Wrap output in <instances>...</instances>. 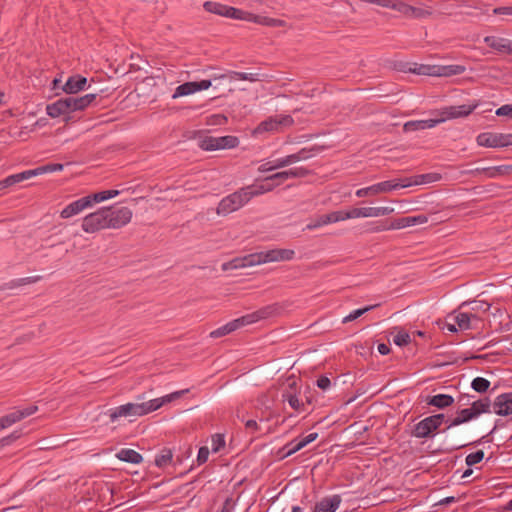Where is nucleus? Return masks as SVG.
<instances>
[{"label": "nucleus", "instance_id": "1", "mask_svg": "<svg viewBox=\"0 0 512 512\" xmlns=\"http://www.w3.org/2000/svg\"><path fill=\"white\" fill-rule=\"evenodd\" d=\"M188 392V389L176 391L165 395L160 398L144 401V395L138 396L137 399L141 400L140 403H126L119 407L109 410V417L111 422L117 421L120 417L130 416H144L153 411L158 410L163 405L179 399L183 394Z\"/></svg>", "mask_w": 512, "mask_h": 512}, {"label": "nucleus", "instance_id": "2", "mask_svg": "<svg viewBox=\"0 0 512 512\" xmlns=\"http://www.w3.org/2000/svg\"><path fill=\"white\" fill-rule=\"evenodd\" d=\"M294 255L295 252L291 249H272L261 253L250 254L243 259L232 260L229 263H226V270L268 262L289 261L294 258Z\"/></svg>", "mask_w": 512, "mask_h": 512}, {"label": "nucleus", "instance_id": "3", "mask_svg": "<svg viewBox=\"0 0 512 512\" xmlns=\"http://www.w3.org/2000/svg\"><path fill=\"white\" fill-rule=\"evenodd\" d=\"M445 418L444 414H435L428 416L418 422L413 431L412 435L416 438H431L435 435V432L441 426Z\"/></svg>", "mask_w": 512, "mask_h": 512}, {"label": "nucleus", "instance_id": "4", "mask_svg": "<svg viewBox=\"0 0 512 512\" xmlns=\"http://www.w3.org/2000/svg\"><path fill=\"white\" fill-rule=\"evenodd\" d=\"M294 123L290 115H276L271 116L262 121L254 130L255 134H262L264 132H280L283 127L292 126Z\"/></svg>", "mask_w": 512, "mask_h": 512}, {"label": "nucleus", "instance_id": "5", "mask_svg": "<svg viewBox=\"0 0 512 512\" xmlns=\"http://www.w3.org/2000/svg\"><path fill=\"white\" fill-rule=\"evenodd\" d=\"M108 228L119 229L131 221L132 211L128 207H106Z\"/></svg>", "mask_w": 512, "mask_h": 512}, {"label": "nucleus", "instance_id": "6", "mask_svg": "<svg viewBox=\"0 0 512 512\" xmlns=\"http://www.w3.org/2000/svg\"><path fill=\"white\" fill-rule=\"evenodd\" d=\"M105 228H108L107 212L105 208H101L87 215L82 221V229L87 233H95Z\"/></svg>", "mask_w": 512, "mask_h": 512}, {"label": "nucleus", "instance_id": "7", "mask_svg": "<svg viewBox=\"0 0 512 512\" xmlns=\"http://www.w3.org/2000/svg\"><path fill=\"white\" fill-rule=\"evenodd\" d=\"M477 107H478V103L444 107L438 111V115L440 116V118L438 119L439 123H442V122H444L446 120H450V119L467 117Z\"/></svg>", "mask_w": 512, "mask_h": 512}, {"label": "nucleus", "instance_id": "8", "mask_svg": "<svg viewBox=\"0 0 512 512\" xmlns=\"http://www.w3.org/2000/svg\"><path fill=\"white\" fill-rule=\"evenodd\" d=\"M401 187V181L399 179L387 180L371 185L369 187L358 189L355 195L359 198L367 197L370 195H377L380 193H388L397 188Z\"/></svg>", "mask_w": 512, "mask_h": 512}, {"label": "nucleus", "instance_id": "9", "mask_svg": "<svg viewBox=\"0 0 512 512\" xmlns=\"http://www.w3.org/2000/svg\"><path fill=\"white\" fill-rule=\"evenodd\" d=\"M510 134L483 132L477 138V144L482 147L500 148L509 146Z\"/></svg>", "mask_w": 512, "mask_h": 512}, {"label": "nucleus", "instance_id": "10", "mask_svg": "<svg viewBox=\"0 0 512 512\" xmlns=\"http://www.w3.org/2000/svg\"><path fill=\"white\" fill-rule=\"evenodd\" d=\"M247 186L226 197V212H234L247 204L252 198Z\"/></svg>", "mask_w": 512, "mask_h": 512}, {"label": "nucleus", "instance_id": "11", "mask_svg": "<svg viewBox=\"0 0 512 512\" xmlns=\"http://www.w3.org/2000/svg\"><path fill=\"white\" fill-rule=\"evenodd\" d=\"M428 222V218L425 215H416V216H407L393 220L389 226L385 227H377L375 231H384V230H397L403 229L406 227L414 226V225H422Z\"/></svg>", "mask_w": 512, "mask_h": 512}, {"label": "nucleus", "instance_id": "12", "mask_svg": "<svg viewBox=\"0 0 512 512\" xmlns=\"http://www.w3.org/2000/svg\"><path fill=\"white\" fill-rule=\"evenodd\" d=\"M38 411V406L31 405L23 409L13 411L7 415L0 417V430L6 429L22 419L31 416Z\"/></svg>", "mask_w": 512, "mask_h": 512}, {"label": "nucleus", "instance_id": "13", "mask_svg": "<svg viewBox=\"0 0 512 512\" xmlns=\"http://www.w3.org/2000/svg\"><path fill=\"white\" fill-rule=\"evenodd\" d=\"M211 86V80H201L199 82L193 81V82H186L181 85H179L174 94L173 98L187 96L190 94H193L197 91L207 89Z\"/></svg>", "mask_w": 512, "mask_h": 512}, {"label": "nucleus", "instance_id": "14", "mask_svg": "<svg viewBox=\"0 0 512 512\" xmlns=\"http://www.w3.org/2000/svg\"><path fill=\"white\" fill-rule=\"evenodd\" d=\"M442 179L441 174L439 173H426L415 175L408 178H400L401 188L410 187L412 185H422L437 182Z\"/></svg>", "mask_w": 512, "mask_h": 512}, {"label": "nucleus", "instance_id": "15", "mask_svg": "<svg viewBox=\"0 0 512 512\" xmlns=\"http://www.w3.org/2000/svg\"><path fill=\"white\" fill-rule=\"evenodd\" d=\"M484 42L498 53L512 55V40L510 39L497 36H486L484 38Z\"/></svg>", "mask_w": 512, "mask_h": 512}, {"label": "nucleus", "instance_id": "16", "mask_svg": "<svg viewBox=\"0 0 512 512\" xmlns=\"http://www.w3.org/2000/svg\"><path fill=\"white\" fill-rule=\"evenodd\" d=\"M494 413L500 416L512 414V393H503L493 403Z\"/></svg>", "mask_w": 512, "mask_h": 512}, {"label": "nucleus", "instance_id": "17", "mask_svg": "<svg viewBox=\"0 0 512 512\" xmlns=\"http://www.w3.org/2000/svg\"><path fill=\"white\" fill-rule=\"evenodd\" d=\"M341 501L340 495L324 497L315 504L313 512H335L339 508Z\"/></svg>", "mask_w": 512, "mask_h": 512}, {"label": "nucleus", "instance_id": "18", "mask_svg": "<svg viewBox=\"0 0 512 512\" xmlns=\"http://www.w3.org/2000/svg\"><path fill=\"white\" fill-rule=\"evenodd\" d=\"M88 207H90V200L85 196L67 205L61 211L60 216L64 219L70 218Z\"/></svg>", "mask_w": 512, "mask_h": 512}, {"label": "nucleus", "instance_id": "19", "mask_svg": "<svg viewBox=\"0 0 512 512\" xmlns=\"http://www.w3.org/2000/svg\"><path fill=\"white\" fill-rule=\"evenodd\" d=\"M87 84V79L81 75H74L68 78L65 85L63 86V90L68 95H74L79 91L85 89Z\"/></svg>", "mask_w": 512, "mask_h": 512}, {"label": "nucleus", "instance_id": "20", "mask_svg": "<svg viewBox=\"0 0 512 512\" xmlns=\"http://www.w3.org/2000/svg\"><path fill=\"white\" fill-rule=\"evenodd\" d=\"M69 104L66 103L65 97L56 100L55 102L48 104L46 106L47 114L52 118H57L59 116H66L65 121L67 122L70 117L67 115V106Z\"/></svg>", "mask_w": 512, "mask_h": 512}, {"label": "nucleus", "instance_id": "21", "mask_svg": "<svg viewBox=\"0 0 512 512\" xmlns=\"http://www.w3.org/2000/svg\"><path fill=\"white\" fill-rule=\"evenodd\" d=\"M318 437V433H310L309 435L305 436L304 438L300 439V440H293L291 442H289L285 447L284 449H286V456H290L294 453H296L297 451L301 450L302 448H304L307 444L313 442L314 440H316Z\"/></svg>", "mask_w": 512, "mask_h": 512}, {"label": "nucleus", "instance_id": "22", "mask_svg": "<svg viewBox=\"0 0 512 512\" xmlns=\"http://www.w3.org/2000/svg\"><path fill=\"white\" fill-rule=\"evenodd\" d=\"M322 150L319 146H313L310 148H302L298 152L294 154L287 155L288 161L291 164H294L296 162L307 160L313 156H315L317 153H319Z\"/></svg>", "mask_w": 512, "mask_h": 512}, {"label": "nucleus", "instance_id": "23", "mask_svg": "<svg viewBox=\"0 0 512 512\" xmlns=\"http://www.w3.org/2000/svg\"><path fill=\"white\" fill-rule=\"evenodd\" d=\"M439 124V120L437 119H428V120H413L408 121L404 124L403 130L404 132H413L418 130L430 129Z\"/></svg>", "mask_w": 512, "mask_h": 512}, {"label": "nucleus", "instance_id": "24", "mask_svg": "<svg viewBox=\"0 0 512 512\" xmlns=\"http://www.w3.org/2000/svg\"><path fill=\"white\" fill-rule=\"evenodd\" d=\"M259 317L255 314H248L237 318L231 322L226 323V334L236 331L237 329L244 327L246 325L252 324L256 322Z\"/></svg>", "mask_w": 512, "mask_h": 512}, {"label": "nucleus", "instance_id": "25", "mask_svg": "<svg viewBox=\"0 0 512 512\" xmlns=\"http://www.w3.org/2000/svg\"><path fill=\"white\" fill-rule=\"evenodd\" d=\"M265 77L266 75L261 73H240L235 71L226 72V79H228L229 82H233L236 80H247L250 82H257L265 80Z\"/></svg>", "mask_w": 512, "mask_h": 512}, {"label": "nucleus", "instance_id": "26", "mask_svg": "<svg viewBox=\"0 0 512 512\" xmlns=\"http://www.w3.org/2000/svg\"><path fill=\"white\" fill-rule=\"evenodd\" d=\"M283 400L287 401L289 406L297 412L306 411L305 402L302 397H300L297 393L286 391L283 393Z\"/></svg>", "mask_w": 512, "mask_h": 512}, {"label": "nucleus", "instance_id": "27", "mask_svg": "<svg viewBox=\"0 0 512 512\" xmlns=\"http://www.w3.org/2000/svg\"><path fill=\"white\" fill-rule=\"evenodd\" d=\"M199 146L206 151L224 149V137L205 136L200 140Z\"/></svg>", "mask_w": 512, "mask_h": 512}, {"label": "nucleus", "instance_id": "28", "mask_svg": "<svg viewBox=\"0 0 512 512\" xmlns=\"http://www.w3.org/2000/svg\"><path fill=\"white\" fill-rule=\"evenodd\" d=\"M31 178L29 170L23 171L21 173L13 174L5 179L0 181V190H4L8 187H11L17 183H20L24 180H28Z\"/></svg>", "mask_w": 512, "mask_h": 512}, {"label": "nucleus", "instance_id": "29", "mask_svg": "<svg viewBox=\"0 0 512 512\" xmlns=\"http://www.w3.org/2000/svg\"><path fill=\"white\" fill-rule=\"evenodd\" d=\"M454 403V398L448 394H437L431 396L427 400V404L437 407L438 409H444L451 406Z\"/></svg>", "mask_w": 512, "mask_h": 512}, {"label": "nucleus", "instance_id": "30", "mask_svg": "<svg viewBox=\"0 0 512 512\" xmlns=\"http://www.w3.org/2000/svg\"><path fill=\"white\" fill-rule=\"evenodd\" d=\"M234 18L239 20H246L250 22H260L259 17L255 16L249 12L234 8V7H226V18Z\"/></svg>", "mask_w": 512, "mask_h": 512}, {"label": "nucleus", "instance_id": "31", "mask_svg": "<svg viewBox=\"0 0 512 512\" xmlns=\"http://www.w3.org/2000/svg\"><path fill=\"white\" fill-rule=\"evenodd\" d=\"M116 457L124 462L139 464L143 461V457L140 453L133 449L123 448L117 454Z\"/></svg>", "mask_w": 512, "mask_h": 512}, {"label": "nucleus", "instance_id": "32", "mask_svg": "<svg viewBox=\"0 0 512 512\" xmlns=\"http://www.w3.org/2000/svg\"><path fill=\"white\" fill-rule=\"evenodd\" d=\"M471 410V413H473L474 419L477 418L479 415L483 413H489L491 408V401L489 398H483L479 399L477 401H474L471 404V407H469Z\"/></svg>", "mask_w": 512, "mask_h": 512}, {"label": "nucleus", "instance_id": "33", "mask_svg": "<svg viewBox=\"0 0 512 512\" xmlns=\"http://www.w3.org/2000/svg\"><path fill=\"white\" fill-rule=\"evenodd\" d=\"M466 68L462 65H437V76L438 77H450L459 75L465 72Z\"/></svg>", "mask_w": 512, "mask_h": 512}, {"label": "nucleus", "instance_id": "34", "mask_svg": "<svg viewBox=\"0 0 512 512\" xmlns=\"http://www.w3.org/2000/svg\"><path fill=\"white\" fill-rule=\"evenodd\" d=\"M363 218L386 216L394 212L392 207H362Z\"/></svg>", "mask_w": 512, "mask_h": 512}, {"label": "nucleus", "instance_id": "35", "mask_svg": "<svg viewBox=\"0 0 512 512\" xmlns=\"http://www.w3.org/2000/svg\"><path fill=\"white\" fill-rule=\"evenodd\" d=\"M63 164L60 163H48L46 165L39 166L35 169L29 170L31 177L42 175L45 173H52L63 170Z\"/></svg>", "mask_w": 512, "mask_h": 512}, {"label": "nucleus", "instance_id": "36", "mask_svg": "<svg viewBox=\"0 0 512 512\" xmlns=\"http://www.w3.org/2000/svg\"><path fill=\"white\" fill-rule=\"evenodd\" d=\"M173 452L170 448H163L155 457V465L158 468H165L172 462Z\"/></svg>", "mask_w": 512, "mask_h": 512}, {"label": "nucleus", "instance_id": "37", "mask_svg": "<svg viewBox=\"0 0 512 512\" xmlns=\"http://www.w3.org/2000/svg\"><path fill=\"white\" fill-rule=\"evenodd\" d=\"M472 419H474V417H473V413H471L470 408L462 409L457 413V416L453 420H451V422L447 428L449 429L453 426H458V425L466 423Z\"/></svg>", "mask_w": 512, "mask_h": 512}, {"label": "nucleus", "instance_id": "38", "mask_svg": "<svg viewBox=\"0 0 512 512\" xmlns=\"http://www.w3.org/2000/svg\"><path fill=\"white\" fill-rule=\"evenodd\" d=\"M119 194L118 190H105L98 193H94L92 195L86 196L90 200V206H92L93 203H99L101 201L113 198Z\"/></svg>", "mask_w": 512, "mask_h": 512}, {"label": "nucleus", "instance_id": "39", "mask_svg": "<svg viewBox=\"0 0 512 512\" xmlns=\"http://www.w3.org/2000/svg\"><path fill=\"white\" fill-rule=\"evenodd\" d=\"M97 98V94L96 93H90V94H86L84 96H81V97H76L74 96V99H75V103H76V109H78V111H83L84 109H86L92 102H94Z\"/></svg>", "mask_w": 512, "mask_h": 512}, {"label": "nucleus", "instance_id": "40", "mask_svg": "<svg viewBox=\"0 0 512 512\" xmlns=\"http://www.w3.org/2000/svg\"><path fill=\"white\" fill-rule=\"evenodd\" d=\"M410 72L418 75L437 76V65H418L415 68H410Z\"/></svg>", "mask_w": 512, "mask_h": 512}, {"label": "nucleus", "instance_id": "41", "mask_svg": "<svg viewBox=\"0 0 512 512\" xmlns=\"http://www.w3.org/2000/svg\"><path fill=\"white\" fill-rule=\"evenodd\" d=\"M471 318H476V316L473 314H468V313H458L454 317V320H455L456 324L458 325L459 329L467 330V329L471 328V325H470Z\"/></svg>", "mask_w": 512, "mask_h": 512}, {"label": "nucleus", "instance_id": "42", "mask_svg": "<svg viewBox=\"0 0 512 512\" xmlns=\"http://www.w3.org/2000/svg\"><path fill=\"white\" fill-rule=\"evenodd\" d=\"M247 187L250 188L251 196L254 197L273 190L275 185L264 180V183L261 185H250Z\"/></svg>", "mask_w": 512, "mask_h": 512}, {"label": "nucleus", "instance_id": "43", "mask_svg": "<svg viewBox=\"0 0 512 512\" xmlns=\"http://www.w3.org/2000/svg\"><path fill=\"white\" fill-rule=\"evenodd\" d=\"M471 387L476 392L485 393L490 387V382L485 378L476 377L473 379V381L471 383Z\"/></svg>", "mask_w": 512, "mask_h": 512}, {"label": "nucleus", "instance_id": "44", "mask_svg": "<svg viewBox=\"0 0 512 512\" xmlns=\"http://www.w3.org/2000/svg\"><path fill=\"white\" fill-rule=\"evenodd\" d=\"M376 306L377 305H369V306H366L364 308H360V309L354 310L349 315L344 317L342 322L343 323H348V322L354 321L357 318H359L360 316L364 315L366 312H368V311L372 310L373 308H375Z\"/></svg>", "mask_w": 512, "mask_h": 512}, {"label": "nucleus", "instance_id": "45", "mask_svg": "<svg viewBox=\"0 0 512 512\" xmlns=\"http://www.w3.org/2000/svg\"><path fill=\"white\" fill-rule=\"evenodd\" d=\"M287 178H304L308 176L311 172L309 169L305 167H295L289 170H286Z\"/></svg>", "mask_w": 512, "mask_h": 512}, {"label": "nucleus", "instance_id": "46", "mask_svg": "<svg viewBox=\"0 0 512 512\" xmlns=\"http://www.w3.org/2000/svg\"><path fill=\"white\" fill-rule=\"evenodd\" d=\"M203 7L208 12L224 16V6L219 3L212 2V1H206L203 4Z\"/></svg>", "mask_w": 512, "mask_h": 512}, {"label": "nucleus", "instance_id": "47", "mask_svg": "<svg viewBox=\"0 0 512 512\" xmlns=\"http://www.w3.org/2000/svg\"><path fill=\"white\" fill-rule=\"evenodd\" d=\"M410 341H411V338H410L409 333H407L406 331H403V330L398 331V333L396 335H394V337H393V342L397 346H405V345L409 344Z\"/></svg>", "mask_w": 512, "mask_h": 512}, {"label": "nucleus", "instance_id": "48", "mask_svg": "<svg viewBox=\"0 0 512 512\" xmlns=\"http://www.w3.org/2000/svg\"><path fill=\"white\" fill-rule=\"evenodd\" d=\"M484 458V452L482 450H478L476 452L470 453L466 456V464L468 466H473L481 462Z\"/></svg>", "mask_w": 512, "mask_h": 512}, {"label": "nucleus", "instance_id": "49", "mask_svg": "<svg viewBox=\"0 0 512 512\" xmlns=\"http://www.w3.org/2000/svg\"><path fill=\"white\" fill-rule=\"evenodd\" d=\"M286 180H288L286 170L277 172V173L265 178V181L272 182L275 185V187L280 185L281 183H283Z\"/></svg>", "mask_w": 512, "mask_h": 512}, {"label": "nucleus", "instance_id": "50", "mask_svg": "<svg viewBox=\"0 0 512 512\" xmlns=\"http://www.w3.org/2000/svg\"><path fill=\"white\" fill-rule=\"evenodd\" d=\"M39 280H41V276L20 278V279L11 281L10 284H9V288L36 283Z\"/></svg>", "mask_w": 512, "mask_h": 512}, {"label": "nucleus", "instance_id": "51", "mask_svg": "<svg viewBox=\"0 0 512 512\" xmlns=\"http://www.w3.org/2000/svg\"><path fill=\"white\" fill-rule=\"evenodd\" d=\"M211 449L212 452H217L220 450V448L224 447V434L223 433H217L212 436L211 438Z\"/></svg>", "mask_w": 512, "mask_h": 512}, {"label": "nucleus", "instance_id": "52", "mask_svg": "<svg viewBox=\"0 0 512 512\" xmlns=\"http://www.w3.org/2000/svg\"><path fill=\"white\" fill-rule=\"evenodd\" d=\"M330 223H332V220H330V214L328 213L325 215H321L315 222L308 224L307 229L312 230Z\"/></svg>", "mask_w": 512, "mask_h": 512}, {"label": "nucleus", "instance_id": "53", "mask_svg": "<svg viewBox=\"0 0 512 512\" xmlns=\"http://www.w3.org/2000/svg\"><path fill=\"white\" fill-rule=\"evenodd\" d=\"M475 174L484 175L486 178H497L495 167H483V168H476L474 170Z\"/></svg>", "mask_w": 512, "mask_h": 512}, {"label": "nucleus", "instance_id": "54", "mask_svg": "<svg viewBox=\"0 0 512 512\" xmlns=\"http://www.w3.org/2000/svg\"><path fill=\"white\" fill-rule=\"evenodd\" d=\"M330 214V220H332V223H336L339 221H344L348 219L347 211H334L329 213Z\"/></svg>", "mask_w": 512, "mask_h": 512}, {"label": "nucleus", "instance_id": "55", "mask_svg": "<svg viewBox=\"0 0 512 512\" xmlns=\"http://www.w3.org/2000/svg\"><path fill=\"white\" fill-rule=\"evenodd\" d=\"M497 116H507L512 118V104H506L496 110Z\"/></svg>", "mask_w": 512, "mask_h": 512}, {"label": "nucleus", "instance_id": "56", "mask_svg": "<svg viewBox=\"0 0 512 512\" xmlns=\"http://www.w3.org/2000/svg\"><path fill=\"white\" fill-rule=\"evenodd\" d=\"M209 453H210V451L207 446L201 447L199 449L198 456H197L198 463L199 464L205 463L208 460Z\"/></svg>", "mask_w": 512, "mask_h": 512}, {"label": "nucleus", "instance_id": "57", "mask_svg": "<svg viewBox=\"0 0 512 512\" xmlns=\"http://www.w3.org/2000/svg\"><path fill=\"white\" fill-rule=\"evenodd\" d=\"M496 176H504L512 173V165H500V166H494Z\"/></svg>", "mask_w": 512, "mask_h": 512}, {"label": "nucleus", "instance_id": "58", "mask_svg": "<svg viewBox=\"0 0 512 512\" xmlns=\"http://www.w3.org/2000/svg\"><path fill=\"white\" fill-rule=\"evenodd\" d=\"M65 100H66V103H68L69 105L67 106V115L69 116V114L73 113V112H76L78 111V109H76V101L74 99V95H68L65 97Z\"/></svg>", "mask_w": 512, "mask_h": 512}, {"label": "nucleus", "instance_id": "59", "mask_svg": "<svg viewBox=\"0 0 512 512\" xmlns=\"http://www.w3.org/2000/svg\"><path fill=\"white\" fill-rule=\"evenodd\" d=\"M274 170L287 167L290 165L287 156L272 160Z\"/></svg>", "mask_w": 512, "mask_h": 512}, {"label": "nucleus", "instance_id": "60", "mask_svg": "<svg viewBox=\"0 0 512 512\" xmlns=\"http://www.w3.org/2000/svg\"><path fill=\"white\" fill-rule=\"evenodd\" d=\"M331 385V381L328 377L326 376H321L318 378L317 380V386L322 389V390H326L330 387Z\"/></svg>", "mask_w": 512, "mask_h": 512}, {"label": "nucleus", "instance_id": "61", "mask_svg": "<svg viewBox=\"0 0 512 512\" xmlns=\"http://www.w3.org/2000/svg\"><path fill=\"white\" fill-rule=\"evenodd\" d=\"M494 14L512 16V6L498 7L493 10Z\"/></svg>", "mask_w": 512, "mask_h": 512}, {"label": "nucleus", "instance_id": "62", "mask_svg": "<svg viewBox=\"0 0 512 512\" xmlns=\"http://www.w3.org/2000/svg\"><path fill=\"white\" fill-rule=\"evenodd\" d=\"M348 219L363 218L362 208H352L347 211Z\"/></svg>", "mask_w": 512, "mask_h": 512}, {"label": "nucleus", "instance_id": "63", "mask_svg": "<svg viewBox=\"0 0 512 512\" xmlns=\"http://www.w3.org/2000/svg\"><path fill=\"white\" fill-rule=\"evenodd\" d=\"M239 140L235 136H226V149H232L237 147Z\"/></svg>", "mask_w": 512, "mask_h": 512}, {"label": "nucleus", "instance_id": "64", "mask_svg": "<svg viewBox=\"0 0 512 512\" xmlns=\"http://www.w3.org/2000/svg\"><path fill=\"white\" fill-rule=\"evenodd\" d=\"M273 170H274V168H273L272 161H267L265 163H262L258 167V171L261 173H265V172H269V171H273Z\"/></svg>", "mask_w": 512, "mask_h": 512}]
</instances>
